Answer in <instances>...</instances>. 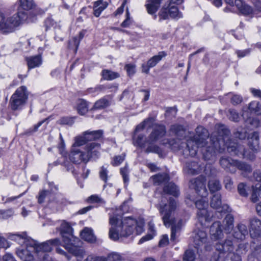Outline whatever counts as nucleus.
Instances as JSON below:
<instances>
[{
    "label": "nucleus",
    "mask_w": 261,
    "mask_h": 261,
    "mask_svg": "<svg viewBox=\"0 0 261 261\" xmlns=\"http://www.w3.org/2000/svg\"><path fill=\"white\" fill-rule=\"evenodd\" d=\"M132 20L130 18V14L128 10H126V18L121 23V26L123 28H127L130 26V25L132 23Z\"/></svg>",
    "instance_id": "4d7b16f0"
},
{
    "label": "nucleus",
    "mask_w": 261,
    "mask_h": 261,
    "mask_svg": "<svg viewBox=\"0 0 261 261\" xmlns=\"http://www.w3.org/2000/svg\"><path fill=\"white\" fill-rule=\"evenodd\" d=\"M234 168H237L241 171V174L244 177H247L248 174L252 172L251 166L246 163L237 161L234 162Z\"/></svg>",
    "instance_id": "a878e982"
},
{
    "label": "nucleus",
    "mask_w": 261,
    "mask_h": 261,
    "mask_svg": "<svg viewBox=\"0 0 261 261\" xmlns=\"http://www.w3.org/2000/svg\"><path fill=\"white\" fill-rule=\"evenodd\" d=\"M26 61L29 69L40 66L42 62L40 55L27 58Z\"/></svg>",
    "instance_id": "c756f323"
},
{
    "label": "nucleus",
    "mask_w": 261,
    "mask_h": 261,
    "mask_svg": "<svg viewBox=\"0 0 261 261\" xmlns=\"http://www.w3.org/2000/svg\"><path fill=\"white\" fill-rule=\"evenodd\" d=\"M237 228L242 233V234L246 238V236H248V231L247 226L242 223H239L237 226Z\"/></svg>",
    "instance_id": "bf43d9fd"
},
{
    "label": "nucleus",
    "mask_w": 261,
    "mask_h": 261,
    "mask_svg": "<svg viewBox=\"0 0 261 261\" xmlns=\"http://www.w3.org/2000/svg\"><path fill=\"white\" fill-rule=\"evenodd\" d=\"M108 6V3L104 0H98L93 4V14L95 17H99L101 12Z\"/></svg>",
    "instance_id": "bb28decb"
},
{
    "label": "nucleus",
    "mask_w": 261,
    "mask_h": 261,
    "mask_svg": "<svg viewBox=\"0 0 261 261\" xmlns=\"http://www.w3.org/2000/svg\"><path fill=\"white\" fill-rule=\"evenodd\" d=\"M51 249H52L51 248ZM51 250L47 251L46 249L42 250V251H43V253H40L39 255H37L36 256H35V259H36L37 261H51V258L46 253V252H50Z\"/></svg>",
    "instance_id": "09e8293b"
},
{
    "label": "nucleus",
    "mask_w": 261,
    "mask_h": 261,
    "mask_svg": "<svg viewBox=\"0 0 261 261\" xmlns=\"http://www.w3.org/2000/svg\"><path fill=\"white\" fill-rule=\"evenodd\" d=\"M245 122L246 123V125H247L248 124H250V126H248V127L250 129L257 127L259 124V121L258 120L251 118L250 117L247 119V120L245 121Z\"/></svg>",
    "instance_id": "603ef678"
},
{
    "label": "nucleus",
    "mask_w": 261,
    "mask_h": 261,
    "mask_svg": "<svg viewBox=\"0 0 261 261\" xmlns=\"http://www.w3.org/2000/svg\"><path fill=\"white\" fill-rule=\"evenodd\" d=\"M27 18V14L19 11L13 16L7 17L5 14L0 11V29L6 32H12Z\"/></svg>",
    "instance_id": "39448f33"
},
{
    "label": "nucleus",
    "mask_w": 261,
    "mask_h": 261,
    "mask_svg": "<svg viewBox=\"0 0 261 261\" xmlns=\"http://www.w3.org/2000/svg\"><path fill=\"white\" fill-rule=\"evenodd\" d=\"M88 201L90 203H104L103 200L97 195H92L89 197Z\"/></svg>",
    "instance_id": "13d9d810"
},
{
    "label": "nucleus",
    "mask_w": 261,
    "mask_h": 261,
    "mask_svg": "<svg viewBox=\"0 0 261 261\" xmlns=\"http://www.w3.org/2000/svg\"><path fill=\"white\" fill-rule=\"evenodd\" d=\"M236 161L237 160H234L230 158H222L220 160V164L227 171L234 173L236 171V168H234V162Z\"/></svg>",
    "instance_id": "5701e85b"
},
{
    "label": "nucleus",
    "mask_w": 261,
    "mask_h": 261,
    "mask_svg": "<svg viewBox=\"0 0 261 261\" xmlns=\"http://www.w3.org/2000/svg\"><path fill=\"white\" fill-rule=\"evenodd\" d=\"M87 141L96 140L102 136L103 131L102 130H97L94 131L87 130L83 133Z\"/></svg>",
    "instance_id": "2f4dec72"
},
{
    "label": "nucleus",
    "mask_w": 261,
    "mask_h": 261,
    "mask_svg": "<svg viewBox=\"0 0 261 261\" xmlns=\"http://www.w3.org/2000/svg\"><path fill=\"white\" fill-rule=\"evenodd\" d=\"M195 254L191 250H187L183 255V261H194Z\"/></svg>",
    "instance_id": "8fccbe9b"
},
{
    "label": "nucleus",
    "mask_w": 261,
    "mask_h": 261,
    "mask_svg": "<svg viewBox=\"0 0 261 261\" xmlns=\"http://www.w3.org/2000/svg\"><path fill=\"white\" fill-rule=\"evenodd\" d=\"M77 110L81 115H84L88 111V104L86 101L80 99L77 101Z\"/></svg>",
    "instance_id": "c9c22d12"
},
{
    "label": "nucleus",
    "mask_w": 261,
    "mask_h": 261,
    "mask_svg": "<svg viewBox=\"0 0 261 261\" xmlns=\"http://www.w3.org/2000/svg\"><path fill=\"white\" fill-rule=\"evenodd\" d=\"M19 7L25 11H30L36 8V4L34 0H18L16 3Z\"/></svg>",
    "instance_id": "7c9ffc66"
},
{
    "label": "nucleus",
    "mask_w": 261,
    "mask_h": 261,
    "mask_svg": "<svg viewBox=\"0 0 261 261\" xmlns=\"http://www.w3.org/2000/svg\"><path fill=\"white\" fill-rule=\"evenodd\" d=\"M50 194V192L47 190H42L39 193L38 196V201L39 203H42L44 202L45 199Z\"/></svg>",
    "instance_id": "5fc2aeb1"
},
{
    "label": "nucleus",
    "mask_w": 261,
    "mask_h": 261,
    "mask_svg": "<svg viewBox=\"0 0 261 261\" xmlns=\"http://www.w3.org/2000/svg\"><path fill=\"white\" fill-rule=\"evenodd\" d=\"M62 227L65 228V229H62L61 234L65 245H72L77 243L79 239L72 234L71 227L68 224L63 225Z\"/></svg>",
    "instance_id": "2eb2a0df"
},
{
    "label": "nucleus",
    "mask_w": 261,
    "mask_h": 261,
    "mask_svg": "<svg viewBox=\"0 0 261 261\" xmlns=\"http://www.w3.org/2000/svg\"><path fill=\"white\" fill-rule=\"evenodd\" d=\"M205 179L203 177H199L190 181L189 187L194 189L197 194L201 197L200 199L195 202L197 208V218L198 222L203 227H208L212 220L213 214L207 210L208 200L206 196L208 192L205 186Z\"/></svg>",
    "instance_id": "f03ea898"
},
{
    "label": "nucleus",
    "mask_w": 261,
    "mask_h": 261,
    "mask_svg": "<svg viewBox=\"0 0 261 261\" xmlns=\"http://www.w3.org/2000/svg\"><path fill=\"white\" fill-rule=\"evenodd\" d=\"M238 191L240 195L243 197H247L248 193L246 191V185L243 183L241 182L238 186Z\"/></svg>",
    "instance_id": "864d4df0"
},
{
    "label": "nucleus",
    "mask_w": 261,
    "mask_h": 261,
    "mask_svg": "<svg viewBox=\"0 0 261 261\" xmlns=\"http://www.w3.org/2000/svg\"><path fill=\"white\" fill-rule=\"evenodd\" d=\"M250 235L252 238L261 237V221L257 218H252L250 221Z\"/></svg>",
    "instance_id": "a211bd4d"
},
{
    "label": "nucleus",
    "mask_w": 261,
    "mask_h": 261,
    "mask_svg": "<svg viewBox=\"0 0 261 261\" xmlns=\"http://www.w3.org/2000/svg\"><path fill=\"white\" fill-rule=\"evenodd\" d=\"M81 238L89 243H96V237L94 235L91 228L85 227L81 232Z\"/></svg>",
    "instance_id": "393cba45"
},
{
    "label": "nucleus",
    "mask_w": 261,
    "mask_h": 261,
    "mask_svg": "<svg viewBox=\"0 0 261 261\" xmlns=\"http://www.w3.org/2000/svg\"><path fill=\"white\" fill-rule=\"evenodd\" d=\"M122 227H120V235L122 237H126L131 234L135 228L136 229V233L139 234L144 231V223L142 220L136 221L130 217H127L123 219L121 221Z\"/></svg>",
    "instance_id": "0eeeda50"
},
{
    "label": "nucleus",
    "mask_w": 261,
    "mask_h": 261,
    "mask_svg": "<svg viewBox=\"0 0 261 261\" xmlns=\"http://www.w3.org/2000/svg\"><path fill=\"white\" fill-rule=\"evenodd\" d=\"M100 144L95 142L87 144L84 147V151L88 161L90 158H98L100 155Z\"/></svg>",
    "instance_id": "f3484780"
},
{
    "label": "nucleus",
    "mask_w": 261,
    "mask_h": 261,
    "mask_svg": "<svg viewBox=\"0 0 261 261\" xmlns=\"http://www.w3.org/2000/svg\"><path fill=\"white\" fill-rule=\"evenodd\" d=\"M166 133L165 127L164 125H156L147 139L142 134H140L137 137L134 136V144L141 148H144V151L146 153H154L160 154L162 153V149L159 146L154 144V142L163 137Z\"/></svg>",
    "instance_id": "20e7f679"
},
{
    "label": "nucleus",
    "mask_w": 261,
    "mask_h": 261,
    "mask_svg": "<svg viewBox=\"0 0 261 261\" xmlns=\"http://www.w3.org/2000/svg\"><path fill=\"white\" fill-rule=\"evenodd\" d=\"M203 167L198 165L195 161L187 163L184 167V171L186 173L190 175L198 174L202 169Z\"/></svg>",
    "instance_id": "4be33fe9"
},
{
    "label": "nucleus",
    "mask_w": 261,
    "mask_h": 261,
    "mask_svg": "<svg viewBox=\"0 0 261 261\" xmlns=\"http://www.w3.org/2000/svg\"><path fill=\"white\" fill-rule=\"evenodd\" d=\"M122 220L119 219L117 217L113 216L110 218V224L116 227V230L114 228H111L109 230V237L111 239L113 240H117L119 238V234L120 236V231H118V229L121 230L120 227H122V224L121 221Z\"/></svg>",
    "instance_id": "dca6fc26"
},
{
    "label": "nucleus",
    "mask_w": 261,
    "mask_h": 261,
    "mask_svg": "<svg viewBox=\"0 0 261 261\" xmlns=\"http://www.w3.org/2000/svg\"><path fill=\"white\" fill-rule=\"evenodd\" d=\"M193 241L195 245H200L207 243L208 237L205 231L196 230L193 232Z\"/></svg>",
    "instance_id": "412c9836"
},
{
    "label": "nucleus",
    "mask_w": 261,
    "mask_h": 261,
    "mask_svg": "<svg viewBox=\"0 0 261 261\" xmlns=\"http://www.w3.org/2000/svg\"><path fill=\"white\" fill-rule=\"evenodd\" d=\"M110 100L107 97H104L97 100L94 105V108L96 109H101L107 108L110 105Z\"/></svg>",
    "instance_id": "e433bc0d"
},
{
    "label": "nucleus",
    "mask_w": 261,
    "mask_h": 261,
    "mask_svg": "<svg viewBox=\"0 0 261 261\" xmlns=\"http://www.w3.org/2000/svg\"><path fill=\"white\" fill-rule=\"evenodd\" d=\"M163 0H148L145 4L147 12L150 14H154L158 11Z\"/></svg>",
    "instance_id": "cd10ccee"
},
{
    "label": "nucleus",
    "mask_w": 261,
    "mask_h": 261,
    "mask_svg": "<svg viewBox=\"0 0 261 261\" xmlns=\"http://www.w3.org/2000/svg\"><path fill=\"white\" fill-rule=\"evenodd\" d=\"M167 56L166 52L160 51L157 55L151 57L148 61L147 63L149 67L152 68L154 67L162 59Z\"/></svg>",
    "instance_id": "473e14b6"
},
{
    "label": "nucleus",
    "mask_w": 261,
    "mask_h": 261,
    "mask_svg": "<svg viewBox=\"0 0 261 261\" xmlns=\"http://www.w3.org/2000/svg\"><path fill=\"white\" fill-rule=\"evenodd\" d=\"M247 132L244 129H241L240 130H237L235 133L234 135L236 138H238L240 139H244L247 137Z\"/></svg>",
    "instance_id": "0e129e2a"
},
{
    "label": "nucleus",
    "mask_w": 261,
    "mask_h": 261,
    "mask_svg": "<svg viewBox=\"0 0 261 261\" xmlns=\"http://www.w3.org/2000/svg\"><path fill=\"white\" fill-rule=\"evenodd\" d=\"M225 187L226 189L230 190L232 188L233 181L229 176H226L224 179Z\"/></svg>",
    "instance_id": "e2e57ef3"
},
{
    "label": "nucleus",
    "mask_w": 261,
    "mask_h": 261,
    "mask_svg": "<svg viewBox=\"0 0 261 261\" xmlns=\"http://www.w3.org/2000/svg\"><path fill=\"white\" fill-rule=\"evenodd\" d=\"M64 250L59 246L56 248V252L61 255H64L68 260L70 259L69 254L76 257L82 258L85 254L84 249L81 246H62Z\"/></svg>",
    "instance_id": "9b49d317"
},
{
    "label": "nucleus",
    "mask_w": 261,
    "mask_h": 261,
    "mask_svg": "<svg viewBox=\"0 0 261 261\" xmlns=\"http://www.w3.org/2000/svg\"><path fill=\"white\" fill-rule=\"evenodd\" d=\"M29 96V92L24 86L18 88L12 95L10 99V106L13 111L21 110L25 105Z\"/></svg>",
    "instance_id": "6e6552de"
},
{
    "label": "nucleus",
    "mask_w": 261,
    "mask_h": 261,
    "mask_svg": "<svg viewBox=\"0 0 261 261\" xmlns=\"http://www.w3.org/2000/svg\"><path fill=\"white\" fill-rule=\"evenodd\" d=\"M184 0H170V3L167 6L164 5L159 12L161 19L165 20L169 17L178 19L182 17V14L179 12L177 7L173 5H180Z\"/></svg>",
    "instance_id": "9d476101"
},
{
    "label": "nucleus",
    "mask_w": 261,
    "mask_h": 261,
    "mask_svg": "<svg viewBox=\"0 0 261 261\" xmlns=\"http://www.w3.org/2000/svg\"><path fill=\"white\" fill-rule=\"evenodd\" d=\"M218 135L213 133L210 138V143L206 141L209 134L207 129L201 126L196 128V134L193 138L187 140L185 153L191 156L195 155L198 148H201L203 158L210 160L215 157L217 152L222 153L227 148L232 154H237L238 145L232 143L229 139L230 132L224 125L220 124L217 128Z\"/></svg>",
    "instance_id": "f257e3e1"
},
{
    "label": "nucleus",
    "mask_w": 261,
    "mask_h": 261,
    "mask_svg": "<svg viewBox=\"0 0 261 261\" xmlns=\"http://www.w3.org/2000/svg\"><path fill=\"white\" fill-rule=\"evenodd\" d=\"M236 54L237 55L238 58H243L247 55H248L250 53V50L249 49H246L244 50H237L236 51Z\"/></svg>",
    "instance_id": "338daca9"
},
{
    "label": "nucleus",
    "mask_w": 261,
    "mask_h": 261,
    "mask_svg": "<svg viewBox=\"0 0 261 261\" xmlns=\"http://www.w3.org/2000/svg\"><path fill=\"white\" fill-rule=\"evenodd\" d=\"M43 249L51 250V246H21L16 250L17 256L23 261H33L35 259L34 254L43 253Z\"/></svg>",
    "instance_id": "423d86ee"
},
{
    "label": "nucleus",
    "mask_w": 261,
    "mask_h": 261,
    "mask_svg": "<svg viewBox=\"0 0 261 261\" xmlns=\"http://www.w3.org/2000/svg\"><path fill=\"white\" fill-rule=\"evenodd\" d=\"M108 172V171L107 168H105L104 166H102L101 167L99 171V176L100 178L105 182H106L107 180Z\"/></svg>",
    "instance_id": "680f3d73"
},
{
    "label": "nucleus",
    "mask_w": 261,
    "mask_h": 261,
    "mask_svg": "<svg viewBox=\"0 0 261 261\" xmlns=\"http://www.w3.org/2000/svg\"><path fill=\"white\" fill-rule=\"evenodd\" d=\"M248 108L251 112H254L257 114L261 113V105L258 101H253L251 102Z\"/></svg>",
    "instance_id": "79ce46f5"
},
{
    "label": "nucleus",
    "mask_w": 261,
    "mask_h": 261,
    "mask_svg": "<svg viewBox=\"0 0 261 261\" xmlns=\"http://www.w3.org/2000/svg\"><path fill=\"white\" fill-rule=\"evenodd\" d=\"M101 74L103 78L106 80H113L119 76L118 73L109 70H102Z\"/></svg>",
    "instance_id": "4c0bfd02"
},
{
    "label": "nucleus",
    "mask_w": 261,
    "mask_h": 261,
    "mask_svg": "<svg viewBox=\"0 0 261 261\" xmlns=\"http://www.w3.org/2000/svg\"><path fill=\"white\" fill-rule=\"evenodd\" d=\"M210 205L213 208L218 211L220 215V216H218V218L222 217L220 213L229 212L230 210L227 204H222L221 196L219 194H216L213 196L210 201Z\"/></svg>",
    "instance_id": "ddd939ff"
},
{
    "label": "nucleus",
    "mask_w": 261,
    "mask_h": 261,
    "mask_svg": "<svg viewBox=\"0 0 261 261\" xmlns=\"http://www.w3.org/2000/svg\"><path fill=\"white\" fill-rule=\"evenodd\" d=\"M125 154H122L121 155H116L114 156L111 162L112 165L113 166H119L123 162L125 159Z\"/></svg>",
    "instance_id": "3c124183"
},
{
    "label": "nucleus",
    "mask_w": 261,
    "mask_h": 261,
    "mask_svg": "<svg viewBox=\"0 0 261 261\" xmlns=\"http://www.w3.org/2000/svg\"><path fill=\"white\" fill-rule=\"evenodd\" d=\"M153 122V119L152 118H148L145 119L142 123L137 126L135 132H137L143 129L145 127H150Z\"/></svg>",
    "instance_id": "a18cd8bd"
},
{
    "label": "nucleus",
    "mask_w": 261,
    "mask_h": 261,
    "mask_svg": "<svg viewBox=\"0 0 261 261\" xmlns=\"http://www.w3.org/2000/svg\"><path fill=\"white\" fill-rule=\"evenodd\" d=\"M227 2L230 4H232V1H230V0H227ZM235 5L238 10L244 15H249L254 13L251 7L244 3L243 1L235 0Z\"/></svg>",
    "instance_id": "aec40b11"
},
{
    "label": "nucleus",
    "mask_w": 261,
    "mask_h": 261,
    "mask_svg": "<svg viewBox=\"0 0 261 261\" xmlns=\"http://www.w3.org/2000/svg\"><path fill=\"white\" fill-rule=\"evenodd\" d=\"M165 193L172 195L174 196H178L179 194L177 187L172 182H170L166 185L163 189Z\"/></svg>",
    "instance_id": "72a5a7b5"
},
{
    "label": "nucleus",
    "mask_w": 261,
    "mask_h": 261,
    "mask_svg": "<svg viewBox=\"0 0 261 261\" xmlns=\"http://www.w3.org/2000/svg\"><path fill=\"white\" fill-rule=\"evenodd\" d=\"M113 88L112 91H116L117 90V86H105L103 85H99L96 86L95 88H89L88 90V91L89 93H94V92H98L102 91H103L104 90L106 89H111Z\"/></svg>",
    "instance_id": "ea45409f"
},
{
    "label": "nucleus",
    "mask_w": 261,
    "mask_h": 261,
    "mask_svg": "<svg viewBox=\"0 0 261 261\" xmlns=\"http://www.w3.org/2000/svg\"><path fill=\"white\" fill-rule=\"evenodd\" d=\"M230 96V102L233 106H237L243 101V97L241 95L230 93L228 94Z\"/></svg>",
    "instance_id": "37998d69"
},
{
    "label": "nucleus",
    "mask_w": 261,
    "mask_h": 261,
    "mask_svg": "<svg viewBox=\"0 0 261 261\" xmlns=\"http://www.w3.org/2000/svg\"><path fill=\"white\" fill-rule=\"evenodd\" d=\"M208 186L211 192L219 191L221 188L219 181L215 179L210 180L208 182Z\"/></svg>",
    "instance_id": "a19ab883"
},
{
    "label": "nucleus",
    "mask_w": 261,
    "mask_h": 261,
    "mask_svg": "<svg viewBox=\"0 0 261 261\" xmlns=\"http://www.w3.org/2000/svg\"><path fill=\"white\" fill-rule=\"evenodd\" d=\"M216 249L219 252V257H223L226 253L224 261H241V258L238 253L232 252L233 246H217Z\"/></svg>",
    "instance_id": "f8f14e48"
},
{
    "label": "nucleus",
    "mask_w": 261,
    "mask_h": 261,
    "mask_svg": "<svg viewBox=\"0 0 261 261\" xmlns=\"http://www.w3.org/2000/svg\"><path fill=\"white\" fill-rule=\"evenodd\" d=\"M170 130L177 136L181 137L184 136L185 132L183 126L177 124L172 125Z\"/></svg>",
    "instance_id": "c03bdc74"
},
{
    "label": "nucleus",
    "mask_w": 261,
    "mask_h": 261,
    "mask_svg": "<svg viewBox=\"0 0 261 261\" xmlns=\"http://www.w3.org/2000/svg\"><path fill=\"white\" fill-rule=\"evenodd\" d=\"M176 207L177 203L174 199L170 198L168 203H164L163 197L158 206L164 225L168 227H171L170 241L172 243H177L176 240L179 235L182 223V220H180L176 223L173 217Z\"/></svg>",
    "instance_id": "7ed1b4c3"
},
{
    "label": "nucleus",
    "mask_w": 261,
    "mask_h": 261,
    "mask_svg": "<svg viewBox=\"0 0 261 261\" xmlns=\"http://www.w3.org/2000/svg\"><path fill=\"white\" fill-rule=\"evenodd\" d=\"M125 69L129 76L133 75L135 73V66L134 65H126L125 66Z\"/></svg>",
    "instance_id": "69168bd1"
},
{
    "label": "nucleus",
    "mask_w": 261,
    "mask_h": 261,
    "mask_svg": "<svg viewBox=\"0 0 261 261\" xmlns=\"http://www.w3.org/2000/svg\"><path fill=\"white\" fill-rule=\"evenodd\" d=\"M220 221H216L210 227V233L212 240L217 241L223 238V233Z\"/></svg>",
    "instance_id": "6ab92c4d"
},
{
    "label": "nucleus",
    "mask_w": 261,
    "mask_h": 261,
    "mask_svg": "<svg viewBox=\"0 0 261 261\" xmlns=\"http://www.w3.org/2000/svg\"><path fill=\"white\" fill-rule=\"evenodd\" d=\"M227 117L229 120L234 122H238L240 120L239 114L234 109H230L228 110Z\"/></svg>",
    "instance_id": "49530a36"
},
{
    "label": "nucleus",
    "mask_w": 261,
    "mask_h": 261,
    "mask_svg": "<svg viewBox=\"0 0 261 261\" xmlns=\"http://www.w3.org/2000/svg\"><path fill=\"white\" fill-rule=\"evenodd\" d=\"M14 214L12 209H9L6 211L0 210V218L6 219L11 217Z\"/></svg>",
    "instance_id": "6e6d98bb"
},
{
    "label": "nucleus",
    "mask_w": 261,
    "mask_h": 261,
    "mask_svg": "<svg viewBox=\"0 0 261 261\" xmlns=\"http://www.w3.org/2000/svg\"><path fill=\"white\" fill-rule=\"evenodd\" d=\"M234 217L231 214H228L223 221V229L226 233H230L234 227Z\"/></svg>",
    "instance_id": "c85d7f7f"
},
{
    "label": "nucleus",
    "mask_w": 261,
    "mask_h": 261,
    "mask_svg": "<svg viewBox=\"0 0 261 261\" xmlns=\"http://www.w3.org/2000/svg\"><path fill=\"white\" fill-rule=\"evenodd\" d=\"M69 159L75 164H80L82 162L87 163L88 162L85 151L82 150L79 148L72 147L69 154Z\"/></svg>",
    "instance_id": "4468645a"
},
{
    "label": "nucleus",
    "mask_w": 261,
    "mask_h": 261,
    "mask_svg": "<svg viewBox=\"0 0 261 261\" xmlns=\"http://www.w3.org/2000/svg\"><path fill=\"white\" fill-rule=\"evenodd\" d=\"M248 146L250 149L256 151L259 149V136L257 133L254 132L248 138Z\"/></svg>",
    "instance_id": "b1692460"
},
{
    "label": "nucleus",
    "mask_w": 261,
    "mask_h": 261,
    "mask_svg": "<svg viewBox=\"0 0 261 261\" xmlns=\"http://www.w3.org/2000/svg\"><path fill=\"white\" fill-rule=\"evenodd\" d=\"M233 236L234 239H236L238 241H242L245 239V237L242 234V233H241L237 228L233 232Z\"/></svg>",
    "instance_id": "774afa93"
},
{
    "label": "nucleus",
    "mask_w": 261,
    "mask_h": 261,
    "mask_svg": "<svg viewBox=\"0 0 261 261\" xmlns=\"http://www.w3.org/2000/svg\"><path fill=\"white\" fill-rule=\"evenodd\" d=\"M154 184L159 185L169 180V178L168 174L166 173L158 174L152 176Z\"/></svg>",
    "instance_id": "f704fd0d"
},
{
    "label": "nucleus",
    "mask_w": 261,
    "mask_h": 261,
    "mask_svg": "<svg viewBox=\"0 0 261 261\" xmlns=\"http://www.w3.org/2000/svg\"><path fill=\"white\" fill-rule=\"evenodd\" d=\"M74 142L73 144L72 147L73 148H79V147L85 144L88 141L84 135L78 136L74 138Z\"/></svg>",
    "instance_id": "58836bf2"
},
{
    "label": "nucleus",
    "mask_w": 261,
    "mask_h": 261,
    "mask_svg": "<svg viewBox=\"0 0 261 261\" xmlns=\"http://www.w3.org/2000/svg\"><path fill=\"white\" fill-rule=\"evenodd\" d=\"M106 258L107 261H122L123 260V257L120 254L115 252L109 253Z\"/></svg>",
    "instance_id": "de8ad7c7"
},
{
    "label": "nucleus",
    "mask_w": 261,
    "mask_h": 261,
    "mask_svg": "<svg viewBox=\"0 0 261 261\" xmlns=\"http://www.w3.org/2000/svg\"><path fill=\"white\" fill-rule=\"evenodd\" d=\"M7 236L8 239L15 241L16 243L24 245H59L60 244V240L58 238L50 239L40 244L38 241L28 237L25 233H23L22 234L9 233Z\"/></svg>",
    "instance_id": "1a4fd4ad"
},
{
    "label": "nucleus",
    "mask_w": 261,
    "mask_h": 261,
    "mask_svg": "<svg viewBox=\"0 0 261 261\" xmlns=\"http://www.w3.org/2000/svg\"><path fill=\"white\" fill-rule=\"evenodd\" d=\"M84 261H107V258L103 256L90 255Z\"/></svg>",
    "instance_id": "052dcab7"
}]
</instances>
